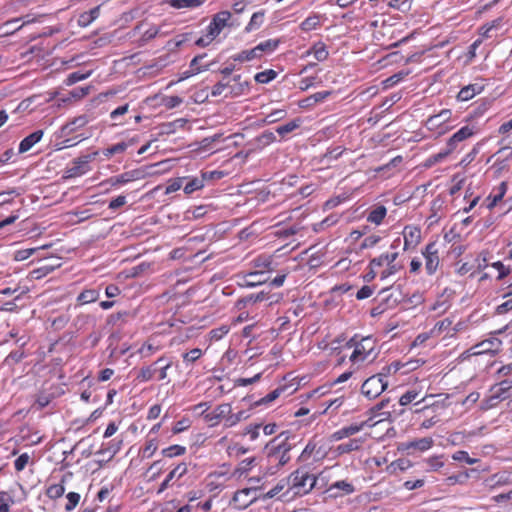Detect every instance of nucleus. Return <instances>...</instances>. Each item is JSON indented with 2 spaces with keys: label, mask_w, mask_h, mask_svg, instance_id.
I'll return each mask as SVG.
<instances>
[{
  "label": "nucleus",
  "mask_w": 512,
  "mask_h": 512,
  "mask_svg": "<svg viewBox=\"0 0 512 512\" xmlns=\"http://www.w3.org/2000/svg\"><path fill=\"white\" fill-rule=\"evenodd\" d=\"M289 438L290 432L283 431L266 444L265 451L270 464L277 463V467L281 468L289 462V451L292 449V445L288 443Z\"/></svg>",
  "instance_id": "f257e3e1"
},
{
  "label": "nucleus",
  "mask_w": 512,
  "mask_h": 512,
  "mask_svg": "<svg viewBox=\"0 0 512 512\" xmlns=\"http://www.w3.org/2000/svg\"><path fill=\"white\" fill-rule=\"evenodd\" d=\"M287 480L289 489L281 497H285L290 491L293 492V496L307 494L316 484V477L310 474L305 467L291 473Z\"/></svg>",
  "instance_id": "f03ea898"
},
{
  "label": "nucleus",
  "mask_w": 512,
  "mask_h": 512,
  "mask_svg": "<svg viewBox=\"0 0 512 512\" xmlns=\"http://www.w3.org/2000/svg\"><path fill=\"white\" fill-rule=\"evenodd\" d=\"M97 155L98 152H93L74 159L71 166L66 168L64 178L78 177L90 171L91 167L89 164Z\"/></svg>",
  "instance_id": "7ed1b4c3"
},
{
  "label": "nucleus",
  "mask_w": 512,
  "mask_h": 512,
  "mask_svg": "<svg viewBox=\"0 0 512 512\" xmlns=\"http://www.w3.org/2000/svg\"><path fill=\"white\" fill-rule=\"evenodd\" d=\"M387 386V380H384L378 374H375L364 381L361 387V393L370 400L375 399L385 391Z\"/></svg>",
  "instance_id": "20e7f679"
},
{
  "label": "nucleus",
  "mask_w": 512,
  "mask_h": 512,
  "mask_svg": "<svg viewBox=\"0 0 512 512\" xmlns=\"http://www.w3.org/2000/svg\"><path fill=\"white\" fill-rule=\"evenodd\" d=\"M347 345L349 347L355 346V349L350 357V360L355 362L359 358H361V360L366 359L367 356L373 352L375 340L371 336H368L362 338L359 342H356L354 337L347 343Z\"/></svg>",
  "instance_id": "39448f33"
},
{
  "label": "nucleus",
  "mask_w": 512,
  "mask_h": 512,
  "mask_svg": "<svg viewBox=\"0 0 512 512\" xmlns=\"http://www.w3.org/2000/svg\"><path fill=\"white\" fill-rule=\"evenodd\" d=\"M257 489V487L251 486L249 488H244L235 492L233 496V502L236 504V507L240 510H244L252 503H254L257 500V497H250V495L256 492Z\"/></svg>",
  "instance_id": "423d86ee"
},
{
  "label": "nucleus",
  "mask_w": 512,
  "mask_h": 512,
  "mask_svg": "<svg viewBox=\"0 0 512 512\" xmlns=\"http://www.w3.org/2000/svg\"><path fill=\"white\" fill-rule=\"evenodd\" d=\"M425 257V268L428 274H433L439 265L438 248L436 242L429 243L423 252Z\"/></svg>",
  "instance_id": "0eeeda50"
},
{
  "label": "nucleus",
  "mask_w": 512,
  "mask_h": 512,
  "mask_svg": "<svg viewBox=\"0 0 512 512\" xmlns=\"http://www.w3.org/2000/svg\"><path fill=\"white\" fill-rule=\"evenodd\" d=\"M474 134L473 127L464 126L454 133L447 141L445 150L451 154L458 146L459 143L468 139Z\"/></svg>",
  "instance_id": "6e6552de"
},
{
  "label": "nucleus",
  "mask_w": 512,
  "mask_h": 512,
  "mask_svg": "<svg viewBox=\"0 0 512 512\" xmlns=\"http://www.w3.org/2000/svg\"><path fill=\"white\" fill-rule=\"evenodd\" d=\"M512 388V380H503L497 385H494L491 388V396L488 398L487 402L489 406L496 405L499 401L504 400L506 398V393Z\"/></svg>",
  "instance_id": "1a4fd4ad"
},
{
  "label": "nucleus",
  "mask_w": 512,
  "mask_h": 512,
  "mask_svg": "<svg viewBox=\"0 0 512 512\" xmlns=\"http://www.w3.org/2000/svg\"><path fill=\"white\" fill-rule=\"evenodd\" d=\"M231 18L229 11H221L214 15L212 21L207 27L210 36H218L222 29L227 25L228 20Z\"/></svg>",
  "instance_id": "9d476101"
},
{
  "label": "nucleus",
  "mask_w": 512,
  "mask_h": 512,
  "mask_svg": "<svg viewBox=\"0 0 512 512\" xmlns=\"http://www.w3.org/2000/svg\"><path fill=\"white\" fill-rule=\"evenodd\" d=\"M327 492L331 497L338 498L354 493L355 487L351 482L347 480H339L332 483L328 487Z\"/></svg>",
  "instance_id": "9b49d317"
},
{
  "label": "nucleus",
  "mask_w": 512,
  "mask_h": 512,
  "mask_svg": "<svg viewBox=\"0 0 512 512\" xmlns=\"http://www.w3.org/2000/svg\"><path fill=\"white\" fill-rule=\"evenodd\" d=\"M145 177V171L142 170V169H135V170H131V171H127V172H124L120 175H117V176H114V177H111L110 179H108V183H110L111 185L115 186V185H122V184H126V183H129L131 181H134V180H139V179H142Z\"/></svg>",
  "instance_id": "f8f14e48"
},
{
  "label": "nucleus",
  "mask_w": 512,
  "mask_h": 512,
  "mask_svg": "<svg viewBox=\"0 0 512 512\" xmlns=\"http://www.w3.org/2000/svg\"><path fill=\"white\" fill-rule=\"evenodd\" d=\"M501 346V340H499L496 337H491L489 339H486L482 341L481 343L477 344L473 347L475 351L473 352L474 355L478 354H484V353H491L496 354L500 350Z\"/></svg>",
  "instance_id": "ddd939ff"
},
{
  "label": "nucleus",
  "mask_w": 512,
  "mask_h": 512,
  "mask_svg": "<svg viewBox=\"0 0 512 512\" xmlns=\"http://www.w3.org/2000/svg\"><path fill=\"white\" fill-rule=\"evenodd\" d=\"M268 281V277L264 275L263 270H256L252 272H248L243 276V281L240 284L242 287L252 288L262 284H265Z\"/></svg>",
  "instance_id": "4468645a"
},
{
  "label": "nucleus",
  "mask_w": 512,
  "mask_h": 512,
  "mask_svg": "<svg viewBox=\"0 0 512 512\" xmlns=\"http://www.w3.org/2000/svg\"><path fill=\"white\" fill-rule=\"evenodd\" d=\"M269 293H270V290L269 291L263 290L259 293L250 294L248 296L242 297L237 300L235 306L238 310H242L249 305H253L255 303H258V302H261V301L267 299V296Z\"/></svg>",
  "instance_id": "2eb2a0df"
},
{
  "label": "nucleus",
  "mask_w": 512,
  "mask_h": 512,
  "mask_svg": "<svg viewBox=\"0 0 512 512\" xmlns=\"http://www.w3.org/2000/svg\"><path fill=\"white\" fill-rule=\"evenodd\" d=\"M404 249H410L419 244L421 239V231L417 227H405L404 229Z\"/></svg>",
  "instance_id": "dca6fc26"
},
{
  "label": "nucleus",
  "mask_w": 512,
  "mask_h": 512,
  "mask_svg": "<svg viewBox=\"0 0 512 512\" xmlns=\"http://www.w3.org/2000/svg\"><path fill=\"white\" fill-rule=\"evenodd\" d=\"M165 360H166L165 357H160L158 360H156L151 365L142 367L139 370L136 379L140 382L150 381L154 377L155 373L158 371V368L156 366L160 363H163Z\"/></svg>",
  "instance_id": "f3484780"
},
{
  "label": "nucleus",
  "mask_w": 512,
  "mask_h": 512,
  "mask_svg": "<svg viewBox=\"0 0 512 512\" xmlns=\"http://www.w3.org/2000/svg\"><path fill=\"white\" fill-rule=\"evenodd\" d=\"M187 473V465L185 463L178 464L170 473L167 475L166 479L161 483L158 494L162 493L169 486V483L174 478H181L183 475Z\"/></svg>",
  "instance_id": "a211bd4d"
},
{
  "label": "nucleus",
  "mask_w": 512,
  "mask_h": 512,
  "mask_svg": "<svg viewBox=\"0 0 512 512\" xmlns=\"http://www.w3.org/2000/svg\"><path fill=\"white\" fill-rule=\"evenodd\" d=\"M483 89L484 86L479 83L469 84L459 91L457 98L460 101H468L472 99L476 94L481 93Z\"/></svg>",
  "instance_id": "6ab92c4d"
},
{
  "label": "nucleus",
  "mask_w": 512,
  "mask_h": 512,
  "mask_svg": "<svg viewBox=\"0 0 512 512\" xmlns=\"http://www.w3.org/2000/svg\"><path fill=\"white\" fill-rule=\"evenodd\" d=\"M43 137V131L37 130L25 137L19 144V153H25L29 151L36 143H38Z\"/></svg>",
  "instance_id": "aec40b11"
},
{
  "label": "nucleus",
  "mask_w": 512,
  "mask_h": 512,
  "mask_svg": "<svg viewBox=\"0 0 512 512\" xmlns=\"http://www.w3.org/2000/svg\"><path fill=\"white\" fill-rule=\"evenodd\" d=\"M61 263L59 262V259L54 260L53 263H45L41 267L34 269L30 272V276L33 279H41L48 275L49 273L53 272L56 268L60 267Z\"/></svg>",
  "instance_id": "412c9836"
},
{
  "label": "nucleus",
  "mask_w": 512,
  "mask_h": 512,
  "mask_svg": "<svg viewBox=\"0 0 512 512\" xmlns=\"http://www.w3.org/2000/svg\"><path fill=\"white\" fill-rule=\"evenodd\" d=\"M433 445V440L430 437H424L418 440L410 441L403 444L404 449L426 451Z\"/></svg>",
  "instance_id": "4be33fe9"
},
{
  "label": "nucleus",
  "mask_w": 512,
  "mask_h": 512,
  "mask_svg": "<svg viewBox=\"0 0 512 512\" xmlns=\"http://www.w3.org/2000/svg\"><path fill=\"white\" fill-rule=\"evenodd\" d=\"M362 443H363V440L361 438L350 439L348 442L338 445L337 452L339 454H344V453H350L352 451H356V450L360 449V447L362 446Z\"/></svg>",
  "instance_id": "5701e85b"
},
{
  "label": "nucleus",
  "mask_w": 512,
  "mask_h": 512,
  "mask_svg": "<svg viewBox=\"0 0 512 512\" xmlns=\"http://www.w3.org/2000/svg\"><path fill=\"white\" fill-rule=\"evenodd\" d=\"M253 265L259 270H263L264 273L273 271V258L271 256H258L253 260Z\"/></svg>",
  "instance_id": "b1692460"
},
{
  "label": "nucleus",
  "mask_w": 512,
  "mask_h": 512,
  "mask_svg": "<svg viewBox=\"0 0 512 512\" xmlns=\"http://www.w3.org/2000/svg\"><path fill=\"white\" fill-rule=\"evenodd\" d=\"M301 119L299 118H296V119H293L291 120L290 122L284 124V125H280L276 128V132L281 136V137H285L286 135H288L289 133L293 132L294 130H296L297 128L300 127L301 125Z\"/></svg>",
  "instance_id": "393cba45"
},
{
  "label": "nucleus",
  "mask_w": 512,
  "mask_h": 512,
  "mask_svg": "<svg viewBox=\"0 0 512 512\" xmlns=\"http://www.w3.org/2000/svg\"><path fill=\"white\" fill-rule=\"evenodd\" d=\"M397 257H398V253L397 252H394V253H391V254H388V253L387 254H382L379 257L373 258L370 261V267H380L384 263L392 264L397 259Z\"/></svg>",
  "instance_id": "a878e982"
},
{
  "label": "nucleus",
  "mask_w": 512,
  "mask_h": 512,
  "mask_svg": "<svg viewBox=\"0 0 512 512\" xmlns=\"http://www.w3.org/2000/svg\"><path fill=\"white\" fill-rule=\"evenodd\" d=\"M261 57L260 56V53L256 50V46L250 50H243L241 51L240 53L232 56V59L234 61H239V62H245V61H251L255 58H259Z\"/></svg>",
  "instance_id": "bb28decb"
},
{
  "label": "nucleus",
  "mask_w": 512,
  "mask_h": 512,
  "mask_svg": "<svg viewBox=\"0 0 512 512\" xmlns=\"http://www.w3.org/2000/svg\"><path fill=\"white\" fill-rule=\"evenodd\" d=\"M386 213L387 209L384 206H378L369 213L367 221L379 225L386 216Z\"/></svg>",
  "instance_id": "cd10ccee"
},
{
  "label": "nucleus",
  "mask_w": 512,
  "mask_h": 512,
  "mask_svg": "<svg viewBox=\"0 0 512 512\" xmlns=\"http://www.w3.org/2000/svg\"><path fill=\"white\" fill-rule=\"evenodd\" d=\"M255 458H247L243 461H241L238 465V467L234 470L233 476L237 478H241L243 475H245L250 469L254 466Z\"/></svg>",
  "instance_id": "c85d7f7f"
},
{
  "label": "nucleus",
  "mask_w": 512,
  "mask_h": 512,
  "mask_svg": "<svg viewBox=\"0 0 512 512\" xmlns=\"http://www.w3.org/2000/svg\"><path fill=\"white\" fill-rule=\"evenodd\" d=\"M204 3V0H171L170 5L176 9L195 8Z\"/></svg>",
  "instance_id": "c756f323"
},
{
  "label": "nucleus",
  "mask_w": 512,
  "mask_h": 512,
  "mask_svg": "<svg viewBox=\"0 0 512 512\" xmlns=\"http://www.w3.org/2000/svg\"><path fill=\"white\" fill-rule=\"evenodd\" d=\"M320 25V16L312 15L307 17L301 24L300 29L305 32L315 30Z\"/></svg>",
  "instance_id": "7c9ffc66"
},
{
  "label": "nucleus",
  "mask_w": 512,
  "mask_h": 512,
  "mask_svg": "<svg viewBox=\"0 0 512 512\" xmlns=\"http://www.w3.org/2000/svg\"><path fill=\"white\" fill-rule=\"evenodd\" d=\"M99 297V292L94 290V289H88V290H84L83 292H81L78 297H77V300L81 303V304H88V303H92L94 301H96Z\"/></svg>",
  "instance_id": "2f4dec72"
},
{
  "label": "nucleus",
  "mask_w": 512,
  "mask_h": 512,
  "mask_svg": "<svg viewBox=\"0 0 512 512\" xmlns=\"http://www.w3.org/2000/svg\"><path fill=\"white\" fill-rule=\"evenodd\" d=\"M309 53H313V54H314V56H315V58H316V60H318V61H324V60H326V59L328 58V55H329V53H328V51H327V48H326L325 44H324V43H321V42H319V43L315 44V45L311 48V50H310V51H308V54H309Z\"/></svg>",
  "instance_id": "473e14b6"
},
{
  "label": "nucleus",
  "mask_w": 512,
  "mask_h": 512,
  "mask_svg": "<svg viewBox=\"0 0 512 512\" xmlns=\"http://www.w3.org/2000/svg\"><path fill=\"white\" fill-rule=\"evenodd\" d=\"M279 43H280V41L278 39H268V40L258 44L256 46V50L260 53V56H261L262 53H264V52L274 51L278 47Z\"/></svg>",
  "instance_id": "72a5a7b5"
},
{
  "label": "nucleus",
  "mask_w": 512,
  "mask_h": 512,
  "mask_svg": "<svg viewBox=\"0 0 512 512\" xmlns=\"http://www.w3.org/2000/svg\"><path fill=\"white\" fill-rule=\"evenodd\" d=\"M263 20H264V12L263 11L255 12L251 17L250 22L246 26L245 31L250 32L255 29H258L262 25Z\"/></svg>",
  "instance_id": "f704fd0d"
},
{
  "label": "nucleus",
  "mask_w": 512,
  "mask_h": 512,
  "mask_svg": "<svg viewBox=\"0 0 512 512\" xmlns=\"http://www.w3.org/2000/svg\"><path fill=\"white\" fill-rule=\"evenodd\" d=\"M388 291H389V289L385 288V289H382V290L379 292V296H383V297H382V299H381V301H382V302H381L377 307H375V308H373V309L371 310V315H372L373 317L380 315V314H381V313H383V312H384V310L386 309V305H384V303H383V302H385L386 304H388V301H389V299H390V297H391V295H386V293H387Z\"/></svg>",
  "instance_id": "c9c22d12"
},
{
  "label": "nucleus",
  "mask_w": 512,
  "mask_h": 512,
  "mask_svg": "<svg viewBox=\"0 0 512 512\" xmlns=\"http://www.w3.org/2000/svg\"><path fill=\"white\" fill-rule=\"evenodd\" d=\"M404 365L398 361L392 362L390 365L384 366L382 370L377 373L381 378L386 380V378L391 375L395 374L397 371H399Z\"/></svg>",
  "instance_id": "e433bc0d"
},
{
  "label": "nucleus",
  "mask_w": 512,
  "mask_h": 512,
  "mask_svg": "<svg viewBox=\"0 0 512 512\" xmlns=\"http://www.w3.org/2000/svg\"><path fill=\"white\" fill-rule=\"evenodd\" d=\"M204 187V181L201 178H193L190 179L186 185L184 186L183 190L186 194H191L197 190H200Z\"/></svg>",
  "instance_id": "4c0bfd02"
},
{
  "label": "nucleus",
  "mask_w": 512,
  "mask_h": 512,
  "mask_svg": "<svg viewBox=\"0 0 512 512\" xmlns=\"http://www.w3.org/2000/svg\"><path fill=\"white\" fill-rule=\"evenodd\" d=\"M289 488V483L287 478L280 480L276 486H274L271 490H269L266 494L263 495L262 499H271L278 495L284 488Z\"/></svg>",
  "instance_id": "58836bf2"
},
{
  "label": "nucleus",
  "mask_w": 512,
  "mask_h": 512,
  "mask_svg": "<svg viewBox=\"0 0 512 512\" xmlns=\"http://www.w3.org/2000/svg\"><path fill=\"white\" fill-rule=\"evenodd\" d=\"M277 76V72L273 69H268L262 72H259L255 75V81L261 84L269 83Z\"/></svg>",
  "instance_id": "ea45409f"
},
{
  "label": "nucleus",
  "mask_w": 512,
  "mask_h": 512,
  "mask_svg": "<svg viewBox=\"0 0 512 512\" xmlns=\"http://www.w3.org/2000/svg\"><path fill=\"white\" fill-rule=\"evenodd\" d=\"M283 390H284L283 388H276L275 390L268 393L265 397L261 398L258 401H255L253 405L259 406V405H263V404H268V403L276 400L280 396V394L283 392Z\"/></svg>",
  "instance_id": "a19ab883"
},
{
  "label": "nucleus",
  "mask_w": 512,
  "mask_h": 512,
  "mask_svg": "<svg viewBox=\"0 0 512 512\" xmlns=\"http://www.w3.org/2000/svg\"><path fill=\"white\" fill-rule=\"evenodd\" d=\"M65 492V487L63 484H53L49 486L46 490V495L50 499L60 498Z\"/></svg>",
  "instance_id": "79ce46f5"
},
{
  "label": "nucleus",
  "mask_w": 512,
  "mask_h": 512,
  "mask_svg": "<svg viewBox=\"0 0 512 512\" xmlns=\"http://www.w3.org/2000/svg\"><path fill=\"white\" fill-rule=\"evenodd\" d=\"M249 417V414H247L246 411H239L235 414L230 413L229 417H227V423H225V426L231 427L236 425L238 422L242 420H246Z\"/></svg>",
  "instance_id": "37998d69"
},
{
  "label": "nucleus",
  "mask_w": 512,
  "mask_h": 512,
  "mask_svg": "<svg viewBox=\"0 0 512 512\" xmlns=\"http://www.w3.org/2000/svg\"><path fill=\"white\" fill-rule=\"evenodd\" d=\"M12 496L6 491H0V512H9L10 504H13Z\"/></svg>",
  "instance_id": "c03bdc74"
},
{
  "label": "nucleus",
  "mask_w": 512,
  "mask_h": 512,
  "mask_svg": "<svg viewBox=\"0 0 512 512\" xmlns=\"http://www.w3.org/2000/svg\"><path fill=\"white\" fill-rule=\"evenodd\" d=\"M121 338L122 336L120 332H113L108 337V349L110 350V357H113L117 353V344Z\"/></svg>",
  "instance_id": "a18cd8bd"
},
{
  "label": "nucleus",
  "mask_w": 512,
  "mask_h": 512,
  "mask_svg": "<svg viewBox=\"0 0 512 512\" xmlns=\"http://www.w3.org/2000/svg\"><path fill=\"white\" fill-rule=\"evenodd\" d=\"M232 412V407L230 404H221L215 407L214 414L218 416L220 419H225V423H227V417H229L230 413Z\"/></svg>",
  "instance_id": "49530a36"
},
{
  "label": "nucleus",
  "mask_w": 512,
  "mask_h": 512,
  "mask_svg": "<svg viewBox=\"0 0 512 512\" xmlns=\"http://www.w3.org/2000/svg\"><path fill=\"white\" fill-rule=\"evenodd\" d=\"M87 124V119L85 116H79L75 118L72 122L68 123L63 127V131L68 130L69 132L74 131L76 128L83 127Z\"/></svg>",
  "instance_id": "de8ad7c7"
},
{
  "label": "nucleus",
  "mask_w": 512,
  "mask_h": 512,
  "mask_svg": "<svg viewBox=\"0 0 512 512\" xmlns=\"http://www.w3.org/2000/svg\"><path fill=\"white\" fill-rule=\"evenodd\" d=\"M186 451V448L184 446L180 445H172L168 448H165L162 450V454L166 457H174L178 455L184 454Z\"/></svg>",
  "instance_id": "09e8293b"
},
{
  "label": "nucleus",
  "mask_w": 512,
  "mask_h": 512,
  "mask_svg": "<svg viewBox=\"0 0 512 512\" xmlns=\"http://www.w3.org/2000/svg\"><path fill=\"white\" fill-rule=\"evenodd\" d=\"M66 498H67L68 502L65 505V510L67 512H70L78 505V503L80 501V495L76 492H69L66 495Z\"/></svg>",
  "instance_id": "8fccbe9b"
},
{
  "label": "nucleus",
  "mask_w": 512,
  "mask_h": 512,
  "mask_svg": "<svg viewBox=\"0 0 512 512\" xmlns=\"http://www.w3.org/2000/svg\"><path fill=\"white\" fill-rule=\"evenodd\" d=\"M250 84L247 81L239 82L235 85L230 86V93L233 96H240L249 90Z\"/></svg>",
  "instance_id": "3c124183"
},
{
  "label": "nucleus",
  "mask_w": 512,
  "mask_h": 512,
  "mask_svg": "<svg viewBox=\"0 0 512 512\" xmlns=\"http://www.w3.org/2000/svg\"><path fill=\"white\" fill-rule=\"evenodd\" d=\"M453 460L455 461H464L470 465L475 464L479 461V459L471 458L466 451L460 450L455 452L452 455Z\"/></svg>",
  "instance_id": "603ef678"
},
{
  "label": "nucleus",
  "mask_w": 512,
  "mask_h": 512,
  "mask_svg": "<svg viewBox=\"0 0 512 512\" xmlns=\"http://www.w3.org/2000/svg\"><path fill=\"white\" fill-rule=\"evenodd\" d=\"M185 179H186L185 177H179V178L171 179L168 182V185L166 187L165 193L166 194H170V193L178 191L182 187L183 181Z\"/></svg>",
  "instance_id": "864d4df0"
},
{
  "label": "nucleus",
  "mask_w": 512,
  "mask_h": 512,
  "mask_svg": "<svg viewBox=\"0 0 512 512\" xmlns=\"http://www.w3.org/2000/svg\"><path fill=\"white\" fill-rule=\"evenodd\" d=\"M127 149V144L125 142L117 143L107 149L104 150L103 154L107 157L112 156L114 154L123 153Z\"/></svg>",
  "instance_id": "5fc2aeb1"
},
{
  "label": "nucleus",
  "mask_w": 512,
  "mask_h": 512,
  "mask_svg": "<svg viewBox=\"0 0 512 512\" xmlns=\"http://www.w3.org/2000/svg\"><path fill=\"white\" fill-rule=\"evenodd\" d=\"M285 116H286L285 110H281V109L274 110L265 117L264 122L267 124H272L274 122H277V121L283 119Z\"/></svg>",
  "instance_id": "6e6d98bb"
},
{
  "label": "nucleus",
  "mask_w": 512,
  "mask_h": 512,
  "mask_svg": "<svg viewBox=\"0 0 512 512\" xmlns=\"http://www.w3.org/2000/svg\"><path fill=\"white\" fill-rule=\"evenodd\" d=\"M129 312H117L115 314H111L107 319V324L117 325L119 322H125L126 318L129 316Z\"/></svg>",
  "instance_id": "4d7b16f0"
},
{
  "label": "nucleus",
  "mask_w": 512,
  "mask_h": 512,
  "mask_svg": "<svg viewBox=\"0 0 512 512\" xmlns=\"http://www.w3.org/2000/svg\"><path fill=\"white\" fill-rule=\"evenodd\" d=\"M257 141L262 145L266 146L276 141V136L272 131L266 130L257 137Z\"/></svg>",
  "instance_id": "13d9d810"
},
{
  "label": "nucleus",
  "mask_w": 512,
  "mask_h": 512,
  "mask_svg": "<svg viewBox=\"0 0 512 512\" xmlns=\"http://www.w3.org/2000/svg\"><path fill=\"white\" fill-rule=\"evenodd\" d=\"M409 74V71H400L385 80L386 87L393 86L399 83L402 79H404Z\"/></svg>",
  "instance_id": "bf43d9fd"
},
{
  "label": "nucleus",
  "mask_w": 512,
  "mask_h": 512,
  "mask_svg": "<svg viewBox=\"0 0 512 512\" xmlns=\"http://www.w3.org/2000/svg\"><path fill=\"white\" fill-rule=\"evenodd\" d=\"M449 155V153L443 149L442 151H440L439 153L437 154H434L432 156H430L427 160H426V166L427 167H430L440 161H442L443 159H445L447 156Z\"/></svg>",
  "instance_id": "052dcab7"
},
{
  "label": "nucleus",
  "mask_w": 512,
  "mask_h": 512,
  "mask_svg": "<svg viewBox=\"0 0 512 512\" xmlns=\"http://www.w3.org/2000/svg\"><path fill=\"white\" fill-rule=\"evenodd\" d=\"M158 445L156 439H150L147 441L143 448V457H151L157 450Z\"/></svg>",
  "instance_id": "680f3d73"
},
{
  "label": "nucleus",
  "mask_w": 512,
  "mask_h": 512,
  "mask_svg": "<svg viewBox=\"0 0 512 512\" xmlns=\"http://www.w3.org/2000/svg\"><path fill=\"white\" fill-rule=\"evenodd\" d=\"M493 268L498 270L499 275L497 277L498 280H502L506 276L510 274V269L506 267L501 261H497L491 264Z\"/></svg>",
  "instance_id": "e2e57ef3"
},
{
  "label": "nucleus",
  "mask_w": 512,
  "mask_h": 512,
  "mask_svg": "<svg viewBox=\"0 0 512 512\" xmlns=\"http://www.w3.org/2000/svg\"><path fill=\"white\" fill-rule=\"evenodd\" d=\"M364 425H365V422H362L361 424H352V425L343 427L342 435H345L346 437L354 435V434L358 433L360 430H362Z\"/></svg>",
  "instance_id": "0e129e2a"
},
{
  "label": "nucleus",
  "mask_w": 512,
  "mask_h": 512,
  "mask_svg": "<svg viewBox=\"0 0 512 512\" xmlns=\"http://www.w3.org/2000/svg\"><path fill=\"white\" fill-rule=\"evenodd\" d=\"M507 190L506 182H502L499 186V193L493 197L492 202L488 205L489 209H492L498 202H500Z\"/></svg>",
  "instance_id": "69168bd1"
},
{
  "label": "nucleus",
  "mask_w": 512,
  "mask_h": 512,
  "mask_svg": "<svg viewBox=\"0 0 512 512\" xmlns=\"http://www.w3.org/2000/svg\"><path fill=\"white\" fill-rule=\"evenodd\" d=\"M38 248H29L18 250L14 254V260L23 261L28 259Z\"/></svg>",
  "instance_id": "338daca9"
},
{
  "label": "nucleus",
  "mask_w": 512,
  "mask_h": 512,
  "mask_svg": "<svg viewBox=\"0 0 512 512\" xmlns=\"http://www.w3.org/2000/svg\"><path fill=\"white\" fill-rule=\"evenodd\" d=\"M202 355V350L199 348H194L190 350L189 352H186L183 354V359L186 362H195L198 360Z\"/></svg>",
  "instance_id": "774afa93"
}]
</instances>
